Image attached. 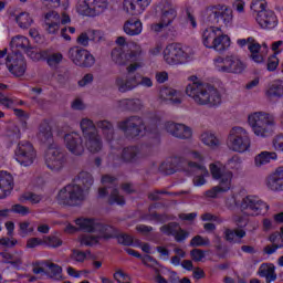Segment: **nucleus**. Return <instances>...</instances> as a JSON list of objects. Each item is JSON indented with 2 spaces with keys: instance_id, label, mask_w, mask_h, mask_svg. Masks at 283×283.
<instances>
[{
  "instance_id": "f257e3e1",
  "label": "nucleus",
  "mask_w": 283,
  "mask_h": 283,
  "mask_svg": "<svg viewBox=\"0 0 283 283\" xmlns=\"http://www.w3.org/2000/svg\"><path fill=\"white\" fill-rule=\"evenodd\" d=\"M116 45L118 48H115L111 53V59L113 63L116 65L123 66L129 65L126 67V72L128 74H134L136 70H140L143 67V48L138 45L137 43H132L128 46V52H125V45H127V40L125 36H118L115 41Z\"/></svg>"
},
{
  "instance_id": "f03ea898",
  "label": "nucleus",
  "mask_w": 283,
  "mask_h": 283,
  "mask_svg": "<svg viewBox=\"0 0 283 283\" xmlns=\"http://www.w3.org/2000/svg\"><path fill=\"white\" fill-rule=\"evenodd\" d=\"M92 185H94L92 175L85 171L81 172L72 185L59 191L56 197L59 205H78V202H83Z\"/></svg>"
},
{
  "instance_id": "7ed1b4c3",
  "label": "nucleus",
  "mask_w": 283,
  "mask_h": 283,
  "mask_svg": "<svg viewBox=\"0 0 283 283\" xmlns=\"http://www.w3.org/2000/svg\"><path fill=\"white\" fill-rule=\"evenodd\" d=\"M186 94L198 105H208V107H218L222 103V96L213 86L202 83L198 76L189 77V84L186 87Z\"/></svg>"
},
{
  "instance_id": "20e7f679",
  "label": "nucleus",
  "mask_w": 283,
  "mask_h": 283,
  "mask_svg": "<svg viewBox=\"0 0 283 283\" xmlns=\"http://www.w3.org/2000/svg\"><path fill=\"white\" fill-rule=\"evenodd\" d=\"M76 227L82 231L88 233H97L96 237L92 234H84L78 238V242L82 247H96L101 240H109V238H116V230L109 226H103L98 221L92 219L80 218L75 220Z\"/></svg>"
},
{
  "instance_id": "39448f33",
  "label": "nucleus",
  "mask_w": 283,
  "mask_h": 283,
  "mask_svg": "<svg viewBox=\"0 0 283 283\" xmlns=\"http://www.w3.org/2000/svg\"><path fill=\"white\" fill-rule=\"evenodd\" d=\"M226 207L231 211L241 209L248 216H264L270 209L266 202L253 195L244 197L240 202V195L238 193H233L226 199Z\"/></svg>"
},
{
  "instance_id": "423d86ee",
  "label": "nucleus",
  "mask_w": 283,
  "mask_h": 283,
  "mask_svg": "<svg viewBox=\"0 0 283 283\" xmlns=\"http://www.w3.org/2000/svg\"><path fill=\"white\" fill-rule=\"evenodd\" d=\"M247 124L256 138H270L275 134V117L270 113L252 112L248 114Z\"/></svg>"
},
{
  "instance_id": "0eeeda50",
  "label": "nucleus",
  "mask_w": 283,
  "mask_h": 283,
  "mask_svg": "<svg viewBox=\"0 0 283 283\" xmlns=\"http://www.w3.org/2000/svg\"><path fill=\"white\" fill-rule=\"evenodd\" d=\"M163 61L169 67H178L187 65L193 61V49L185 46L180 43H169L161 52Z\"/></svg>"
},
{
  "instance_id": "6e6552de",
  "label": "nucleus",
  "mask_w": 283,
  "mask_h": 283,
  "mask_svg": "<svg viewBox=\"0 0 283 283\" xmlns=\"http://www.w3.org/2000/svg\"><path fill=\"white\" fill-rule=\"evenodd\" d=\"M201 43L208 50L227 52L231 48V36L224 33L220 27H208L201 32Z\"/></svg>"
},
{
  "instance_id": "1a4fd4ad",
  "label": "nucleus",
  "mask_w": 283,
  "mask_h": 283,
  "mask_svg": "<svg viewBox=\"0 0 283 283\" xmlns=\"http://www.w3.org/2000/svg\"><path fill=\"white\" fill-rule=\"evenodd\" d=\"M210 174L214 180H219V185L206 192L207 198H220L222 193L231 191L233 172H224V165H222L220 161L211 164Z\"/></svg>"
},
{
  "instance_id": "9d476101",
  "label": "nucleus",
  "mask_w": 283,
  "mask_h": 283,
  "mask_svg": "<svg viewBox=\"0 0 283 283\" xmlns=\"http://www.w3.org/2000/svg\"><path fill=\"white\" fill-rule=\"evenodd\" d=\"M227 146L231 151L237 154H245L251 149V138H249V130L242 126H234L230 129Z\"/></svg>"
},
{
  "instance_id": "9b49d317",
  "label": "nucleus",
  "mask_w": 283,
  "mask_h": 283,
  "mask_svg": "<svg viewBox=\"0 0 283 283\" xmlns=\"http://www.w3.org/2000/svg\"><path fill=\"white\" fill-rule=\"evenodd\" d=\"M250 10L255 17V21L262 30H274L277 28V15L273 10H266V3L262 1H254L250 6Z\"/></svg>"
},
{
  "instance_id": "f8f14e48",
  "label": "nucleus",
  "mask_w": 283,
  "mask_h": 283,
  "mask_svg": "<svg viewBox=\"0 0 283 283\" xmlns=\"http://www.w3.org/2000/svg\"><path fill=\"white\" fill-rule=\"evenodd\" d=\"M9 48L11 52L9 54H27L32 61H42L43 53L39 52L35 48H32L30 39L24 35H15L11 39Z\"/></svg>"
},
{
  "instance_id": "ddd939ff",
  "label": "nucleus",
  "mask_w": 283,
  "mask_h": 283,
  "mask_svg": "<svg viewBox=\"0 0 283 283\" xmlns=\"http://www.w3.org/2000/svg\"><path fill=\"white\" fill-rule=\"evenodd\" d=\"M213 67L216 72L221 74H242L247 70V64L237 55L218 56L213 60Z\"/></svg>"
},
{
  "instance_id": "4468645a",
  "label": "nucleus",
  "mask_w": 283,
  "mask_h": 283,
  "mask_svg": "<svg viewBox=\"0 0 283 283\" xmlns=\"http://www.w3.org/2000/svg\"><path fill=\"white\" fill-rule=\"evenodd\" d=\"M190 159L195 160L188 165L190 171L195 174L193 185L195 187H202L207 182L205 178H209V170L205 166V156L198 151H192L190 153Z\"/></svg>"
},
{
  "instance_id": "2eb2a0df",
  "label": "nucleus",
  "mask_w": 283,
  "mask_h": 283,
  "mask_svg": "<svg viewBox=\"0 0 283 283\" xmlns=\"http://www.w3.org/2000/svg\"><path fill=\"white\" fill-rule=\"evenodd\" d=\"M81 129L83 132L85 147L91 151V154H96V151H101V140L98 139V135H96V127H94V123L90 119H83L81 122Z\"/></svg>"
},
{
  "instance_id": "dca6fc26",
  "label": "nucleus",
  "mask_w": 283,
  "mask_h": 283,
  "mask_svg": "<svg viewBox=\"0 0 283 283\" xmlns=\"http://www.w3.org/2000/svg\"><path fill=\"white\" fill-rule=\"evenodd\" d=\"M15 160L22 167H30L36 160V150L30 142H21L15 149Z\"/></svg>"
},
{
  "instance_id": "f3484780",
  "label": "nucleus",
  "mask_w": 283,
  "mask_h": 283,
  "mask_svg": "<svg viewBox=\"0 0 283 283\" xmlns=\"http://www.w3.org/2000/svg\"><path fill=\"white\" fill-rule=\"evenodd\" d=\"M67 23H72V19L67 15V13H62L61 17L59 12L50 11L44 18V25L49 34H56V32L61 30V24L67 25Z\"/></svg>"
},
{
  "instance_id": "a211bd4d",
  "label": "nucleus",
  "mask_w": 283,
  "mask_h": 283,
  "mask_svg": "<svg viewBox=\"0 0 283 283\" xmlns=\"http://www.w3.org/2000/svg\"><path fill=\"white\" fill-rule=\"evenodd\" d=\"M107 10V1H81L77 4V12L83 17H96Z\"/></svg>"
},
{
  "instance_id": "6ab92c4d",
  "label": "nucleus",
  "mask_w": 283,
  "mask_h": 283,
  "mask_svg": "<svg viewBox=\"0 0 283 283\" xmlns=\"http://www.w3.org/2000/svg\"><path fill=\"white\" fill-rule=\"evenodd\" d=\"M7 67L13 76H23L25 70H28L25 57H23V54L9 53L7 56Z\"/></svg>"
},
{
  "instance_id": "aec40b11",
  "label": "nucleus",
  "mask_w": 283,
  "mask_h": 283,
  "mask_svg": "<svg viewBox=\"0 0 283 283\" xmlns=\"http://www.w3.org/2000/svg\"><path fill=\"white\" fill-rule=\"evenodd\" d=\"M211 12L221 28H233V10L227 7H214Z\"/></svg>"
},
{
  "instance_id": "412c9836",
  "label": "nucleus",
  "mask_w": 283,
  "mask_h": 283,
  "mask_svg": "<svg viewBox=\"0 0 283 283\" xmlns=\"http://www.w3.org/2000/svg\"><path fill=\"white\" fill-rule=\"evenodd\" d=\"M45 165L51 171H59L63 167V154L56 147H49L44 155Z\"/></svg>"
},
{
  "instance_id": "4be33fe9",
  "label": "nucleus",
  "mask_w": 283,
  "mask_h": 283,
  "mask_svg": "<svg viewBox=\"0 0 283 283\" xmlns=\"http://www.w3.org/2000/svg\"><path fill=\"white\" fill-rule=\"evenodd\" d=\"M143 262L146 266H153L155 269V282L157 283H169L166 279L167 275H169V273L171 275H176V272H169L167 268L158 265V262H156V260H154V258H151L150 255H145L143 258Z\"/></svg>"
},
{
  "instance_id": "5701e85b",
  "label": "nucleus",
  "mask_w": 283,
  "mask_h": 283,
  "mask_svg": "<svg viewBox=\"0 0 283 283\" xmlns=\"http://www.w3.org/2000/svg\"><path fill=\"white\" fill-rule=\"evenodd\" d=\"M119 127L124 132H130L133 136H145L147 134V128L143 126L140 117H130L128 120L123 122Z\"/></svg>"
},
{
  "instance_id": "b1692460",
  "label": "nucleus",
  "mask_w": 283,
  "mask_h": 283,
  "mask_svg": "<svg viewBox=\"0 0 283 283\" xmlns=\"http://www.w3.org/2000/svg\"><path fill=\"white\" fill-rule=\"evenodd\" d=\"M165 130L167 134L175 136V138H191V128L185 124H176L174 122H168L165 124Z\"/></svg>"
},
{
  "instance_id": "393cba45",
  "label": "nucleus",
  "mask_w": 283,
  "mask_h": 283,
  "mask_svg": "<svg viewBox=\"0 0 283 283\" xmlns=\"http://www.w3.org/2000/svg\"><path fill=\"white\" fill-rule=\"evenodd\" d=\"M64 143L66 145V149H69L71 154H74L75 156H81V154H83V139H81L78 133H70L65 135Z\"/></svg>"
},
{
  "instance_id": "a878e982",
  "label": "nucleus",
  "mask_w": 283,
  "mask_h": 283,
  "mask_svg": "<svg viewBox=\"0 0 283 283\" xmlns=\"http://www.w3.org/2000/svg\"><path fill=\"white\" fill-rule=\"evenodd\" d=\"M266 187L272 191H282L283 189V166L275 168V170L269 175L265 181Z\"/></svg>"
},
{
  "instance_id": "bb28decb",
  "label": "nucleus",
  "mask_w": 283,
  "mask_h": 283,
  "mask_svg": "<svg viewBox=\"0 0 283 283\" xmlns=\"http://www.w3.org/2000/svg\"><path fill=\"white\" fill-rule=\"evenodd\" d=\"M14 189V178L8 171H0V199L8 198Z\"/></svg>"
},
{
  "instance_id": "cd10ccee",
  "label": "nucleus",
  "mask_w": 283,
  "mask_h": 283,
  "mask_svg": "<svg viewBox=\"0 0 283 283\" xmlns=\"http://www.w3.org/2000/svg\"><path fill=\"white\" fill-rule=\"evenodd\" d=\"M248 50L250 52V59L253 63H264V52H262V44L258 43L253 36H249Z\"/></svg>"
},
{
  "instance_id": "c85d7f7f",
  "label": "nucleus",
  "mask_w": 283,
  "mask_h": 283,
  "mask_svg": "<svg viewBox=\"0 0 283 283\" xmlns=\"http://www.w3.org/2000/svg\"><path fill=\"white\" fill-rule=\"evenodd\" d=\"M161 232H164L165 235H175L177 242H185V240L189 238V232L180 229L178 223H169L168 226L161 227Z\"/></svg>"
},
{
  "instance_id": "c756f323",
  "label": "nucleus",
  "mask_w": 283,
  "mask_h": 283,
  "mask_svg": "<svg viewBox=\"0 0 283 283\" xmlns=\"http://www.w3.org/2000/svg\"><path fill=\"white\" fill-rule=\"evenodd\" d=\"M159 98H161L164 103L180 105V103H182V93L174 88H161L159 92Z\"/></svg>"
},
{
  "instance_id": "7c9ffc66",
  "label": "nucleus",
  "mask_w": 283,
  "mask_h": 283,
  "mask_svg": "<svg viewBox=\"0 0 283 283\" xmlns=\"http://www.w3.org/2000/svg\"><path fill=\"white\" fill-rule=\"evenodd\" d=\"M149 6L148 2L143 1H125L123 2V10L126 14H130L132 17L136 14H143L145 9Z\"/></svg>"
},
{
  "instance_id": "2f4dec72",
  "label": "nucleus",
  "mask_w": 283,
  "mask_h": 283,
  "mask_svg": "<svg viewBox=\"0 0 283 283\" xmlns=\"http://www.w3.org/2000/svg\"><path fill=\"white\" fill-rule=\"evenodd\" d=\"M275 160H277V153L263 150L254 157V166L260 169L264 165H270V163Z\"/></svg>"
},
{
  "instance_id": "473e14b6",
  "label": "nucleus",
  "mask_w": 283,
  "mask_h": 283,
  "mask_svg": "<svg viewBox=\"0 0 283 283\" xmlns=\"http://www.w3.org/2000/svg\"><path fill=\"white\" fill-rule=\"evenodd\" d=\"M174 19H176V11L174 9L165 11L161 15V23L151 24L150 30L153 32H160V30H163V28H167V25H169Z\"/></svg>"
},
{
  "instance_id": "72a5a7b5",
  "label": "nucleus",
  "mask_w": 283,
  "mask_h": 283,
  "mask_svg": "<svg viewBox=\"0 0 283 283\" xmlns=\"http://www.w3.org/2000/svg\"><path fill=\"white\" fill-rule=\"evenodd\" d=\"M260 277H265L268 283L275 282L277 275L275 274V265L273 263H264L259 269Z\"/></svg>"
},
{
  "instance_id": "f704fd0d",
  "label": "nucleus",
  "mask_w": 283,
  "mask_h": 283,
  "mask_svg": "<svg viewBox=\"0 0 283 283\" xmlns=\"http://www.w3.org/2000/svg\"><path fill=\"white\" fill-rule=\"evenodd\" d=\"M200 140L206 147H210V149L220 147V139H218V136L212 130H205L200 136Z\"/></svg>"
},
{
  "instance_id": "c9c22d12",
  "label": "nucleus",
  "mask_w": 283,
  "mask_h": 283,
  "mask_svg": "<svg viewBox=\"0 0 283 283\" xmlns=\"http://www.w3.org/2000/svg\"><path fill=\"white\" fill-rule=\"evenodd\" d=\"M269 98H282L283 96V81L276 80L268 85L265 91Z\"/></svg>"
},
{
  "instance_id": "e433bc0d",
  "label": "nucleus",
  "mask_w": 283,
  "mask_h": 283,
  "mask_svg": "<svg viewBox=\"0 0 283 283\" xmlns=\"http://www.w3.org/2000/svg\"><path fill=\"white\" fill-rule=\"evenodd\" d=\"M116 85L119 92H129L132 90H135V87H138L139 84L138 78H136V76H132L126 80L117 78Z\"/></svg>"
},
{
  "instance_id": "4c0bfd02",
  "label": "nucleus",
  "mask_w": 283,
  "mask_h": 283,
  "mask_svg": "<svg viewBox=\"0 0 283 283\" xmlns=\"http://www.w3.org/2000/svg\"><path fill=\"white\" fill-rule=\"evenodd\" d=\"M67 56L74 65L81 67V64L83 63V60H81V57L87 56V53H85V49L73 46L69 50Z\"/></svg>"
},
{
  "instance_id": "58836bf2",
  "label": "nucleus",
  "mask_w": 283,
  "mask_h": 283,
  "mask_svg": "<svg viewBox=\"0 0 283 283\" xmlns=\"http://www.w3.org/2000/svg\"><path fill=\"white\" fill-rule=\"evenodd\" d=\"M124 32L128 34V36H138L143 32V22L136 21H127L124 24Z\"/></svg>"
},
{
  "instance_id": "ea45409f",
  "label": "nucleus",
  "mask_w": 283,
  "mask_h": 283,
  "mask_svg": "<svg viewBox=\"0 0 283 283\" xmlns=\"http://www.w3.org/2000/svg\"><path fill=\"white\" fill-rule=\"evenodd\" d=\"M15 23L21 28V30H28L34 23V19L28 12H21L15 15Z\"/></svg>"
},
{
  "instance_id": "a19ab883",
  "label": "nucleus",
  "mask_w": 283,
  "mask_h": 283,
  "mask_svg": "<svg viewBox=\"0 0 283 283\" xmlns=\"http://www.w3.org/2000/svg\"><path fill=\"white\" fill-rule=\"evenodd\" d=\"M226 240L228 242H240L241 238L247 235V231L239 229V230H226L224 231Z\"/></svg>"
},
{
  "instance_id": "79ce46f5",
  "label": "nucleus",
  "mask_w": 283,
  "mask_h": 283,
  "mask_svg": "<svg viewBox=\"0 0 283 283\" xmlns=\"http://www.w3.org/2000/svg\"><path fill=\"white\" fill-rule=\"evenodd\" d=\"M21 213V216H28L30 210L21 205H14L11 209L0 210V217L6 218L8 213Z\"/></svg>"
},
{
  "instance_id": "37998d69",
  "label": "nucleus",
  "mask_w": 283,
  "mask_h": 283,
  "mask_svg": "<svg viewBox=\"0 0 283 283\" xmlns=\"http://www.w3.org/2000/svg\"><path fill=\"white\" fill-rule=\"evenodd\" d=\"M19 235H21V238H25L28 235H30V233L34 232V223L30 222V221H22L19 223Z\"/></svg>"
},
{
  "instance_id": "c03bdc74",
  "label": "nucleus",
  "mask_w": 283,
  "mask_h": 283,
  "mask_svg": "<svg viewBox=\"0 0 283 283\" xmlns=\"http://www.w3.org/2000/svg\"><path fill=\"white\" fill-rule=\"evenodd\" d=\"M84 53L86 54V56L81 57L82 63L80 64V67H92V65L96 63V59L90 51L85 49H84Z\"/></svg>"
},
{
  "instance_id": "a18cd8bd",
  "label": "nucleus",
  "mask_w": 283,
  "mask_h": 283,
  "mask_svg": "<svg viewBox=\"0 0 283 283\" xmlns=\"http://www.w3.org/2000/svg\"><path fill=\"white\" fill-rule=\"evenodd\" d=\"M44 244L51 249H56L63 244V241L56 235L44 237Z\"/></svg>"
},
{
  "instance_id": "49530a36",
  "label": "nucleus",
  "mask_w": 283,
  "mask_h": 283,
  "mask_svg": "<svg viewBox=\"0 0 283 283\" xmlns=\"http://www.w3.org/2000/svg\"><path fill=\"white\" fill-rule=\"evenodd\" d=\"M63 62V54L61 53H52L48 56L46 63L50 65V67H56L60 63Z\"/></svg>"
},
{
  "instance_id": "de8ad7c7",
  "label": "nucleus",
  "mask_w": 283,
  "mask_h": 283,
  "mask_svg": "<svg viewBox=\"0 0 283 283\" xmlns=\"http://www.w3.org/2000/svg\"><path fill=\"white\" fill-rule=\"evenodd\" d=\"M272 147L275 151L283 154V134H279L273 137Z\"/></svg>"
},
{
  "instance_id": "09e8293b",
  "label": "nucleus",
  "mask_w": 283,
  "mask_h": 283,
  "mask_svg": "<svg viewBox=\"0 0 283 283\" xmlns=\"http://www.w3.org/2000/svg\"><path fill=\"white\" fill-rule=\"evenodd\" d=\"M190 247H209V239L201 235L193 237L190 241Z\"/></svg>"
},
{
  "instance_id": "8fccbe9b",
  "label": "nucleus",
  "mask_w": 283,
  "mask_h": 283,
  "mask_svg": "<svg viewBox=\"0 0 283 283\" xmlns=\"http://www.w3.org/2000/svg\"><path fill=\"white\" fill-rule=\"evenodd\" d=\"M0 106L4 109H12V107H14V99L0 94Z\"/></svg>"
},
{
  "instance_id": "3c124183",
  "label": "nucleus",
  "mask_w": 283,
  "mask_h": 283,
  "mask_svg": "<svg viewBox=\"0 0 283 283\" xmlns=\"http://www.w3.org/2000/svg\"><path fill=\"white\" fill-rule=\"evenodd\" d=\"M190 258L193 260V262H205L207 254L202 250L195 249L190 252Z\"/></svg>"
},
{
  "instance_id": "603ef678",
  "label": "nucleus",
  "mask_w": 283,
  "mask_h": 283,
  "mask_svg": "<svg viewBox=\"0 0 283 283\" xmlns=\"http://www.w3.org/2000/svg\"><path fill=\"white\" fill-rule=\"evenodd\" d=\"M269 240L272 244H283V227L281 228V232L272 233Z\"/></svg>"
},
{
  "instance_id": "864d4df0",
  "label": "nucleus",
  "mask_w": 283,
  "mask_h": 283,
  "mask_svg": "<svg viewBox=\"0 0 283 283\" xmlns=\"http://www.w3.org/2000/svg\"><path fill=\"white\" fill-rule=\"evenodd\" d=\"M39 138H41L42 140H48L52 138V130L50 129V126L44 125L40 127Z\"/></svg>"
},
{
  "instance_id": "5fc2aeb1",
  "label": "nucleus",
  "mask_w": 283,
  "mask_h": 283,
  "mask_svg": "<svg viewBox=\"0 0 283 283\" xmlns=\"http://www.w3.org/2000/svg\"><path fill=\"white\" fill-rule=\"evenodd\" d=\"M277 65H280V60L277 59V55L273 54L268 60L269 72H274V70H277Z\"/></svg>"
},
{
  "instance_id": "6e6d98bb",
  "label": "nucleus",
  "mask_w": 283,
  "mask_h": 283,
  "mask_svg": "<svg viewBox=\"0 0 283 283\" xmlns=\"http://www.w3.org/2000/svg\"><path fill=\"white\" fill-rule=\"evenodd\" d=\"M114 280H116V282L118 283H127L129 282V275H127V273H124L123 270H117L114 273Z\"/></svg>"
},
{
  "instance_id": "4d7b16f0",
  "label": "nucleus",
  "mask_w": 283,
  "mask_h": 283,
  "mask_svg": "<svg viewBox=\"0 0 283 283\" xmlns=\"http://www.w3.org/2000/svg\"><path fill=\"white\" fill-rule=\"evenodd\" d=\"M241 165H242V159L238 155L233 156L228 160V167L230 169H240Z\"/></svg>"
},
{
  "instance_id": "13d9d810",
  "label": "nucleus",
  "mask_w": 283,
  "mask_h": 283,
  "mask_svg": "<svg viewBox=\"0 0 283 283\" xmlns=\"http://www.w3.org/2000/svg\"><path fill=\"white\" fill-rule=\"evenodd\" d=\"M111 205H125V199L118 195V190L116 189L111 195Z\"/></svg>"
},
{
  "instance_id": "bf43d9fd",
  "label": "nucleus",
  "mask_w": 283,
  "mask_h": 283,
  "mask_svg": "<svg viewBox=\"0 0 283 283\" xmlns=\"http://www.w3.org/2000/svg\"><path fill=\"white\" fill-rule=\"evenodd\" d=\"M41 244H44V239L31 238L27 241V249H36Z\"/></svg>"
},
{
  "instance_id": "052dcab7",
  "label": "nucleus",
  "mask_w": 283,
  "mask_h": 283,
  "mask_svg": "<svg viewBox=\"0 0 283 283\" xmlns=\"http://www.w3.org/2000/svg\"><path fill=\"white\" fill-rule=\"evenodd\" d=\"M85 252L74 250L71 254V262H85Z\"/></svg>"
},
{
  "instance_id": "680f3d73",
  "label": "nucleus",
  "mask_w": 283,
  "mask_h": 283,
  "mask_svg": "<svg viewBox=\"0 0 283 283\" xmlns=\"http://www.w3.org/2000/svg\"><path fill=\"white\" fill-rule=\"evenodd\" d=\"M94 82V75H92L91 73L84 75L80 81H78V85L80 87H85L87 85H92V83Z\"/></svg>"
},
{
  "instance_id": "e2e57ef3",
  "label": "nucleus",
  "mask_w": 283,
  "mask_h": 283,
  "mask_svg": "<svg viewBox=\"0 0 283 283\" xmlns=\"http://www.w3.org/2000/svg\"><path fill=\"white\" fill-rule=\"evenodd\" d=\"M66 273L70 275V277H74L75 280H78L85 275V271H76V269L71 266L66 269Z\"/></svg>"
},
{
  "instance_id": "0e129e2a",
  "label": "nucleus",
  "mask_w": 283,
  "mask_h": 283,
  "mask_svg": "<svg viewBox=\"0 0 283 283\" xmlns=\"http://www.w3.org/2000/svg\"><path fill=\"white\" fill-rule=\"evenodd\" d=\"M283 248V243H272L271 245H266L264 248V253H266V255H273V253H275L277 251V249H282Z\"/></svg>"
},
{
  "instance_id": "69168bd1",
  "label": "nucleus",
  "mask_w": 283,
  "mask_h": 283,
  "mask_svg": "<svg viewBox=\"0 0 283 283\" xmlns=\"http://www.w3.org/2000/svg\"><path fill=\"white\" fill-rule=\"evenodd\" d=\"M48 269L50 271V273H52L53 275H57V277H61V273H63V269L54 263H49Z\"/></svg>"
},
{
  "instance_id": "338daca9",
  "label": "nucleus",
  "mask_w": 283,
  "mask_h": 283,
  "mask_svg": "<svg viewBox=\"0 0 283 283\" xmlns=\"http://www.w3.org/2000/svg\"><path fill=\"white\" fill-rule=\"evenodd\" d=\"M117 240L119 244H125L126 247H128L129 244H132V242H134L132 237L127 234H120L119 237H117Z\"/></svg>"
},
{
  "instance_id": "774afa93",
  "label": "nucleus",
  "mask_w": 283,
  "mask_h": 283,
  "mask_svg": "<svg viewBox=\"0 0 283 283\" xmlns=\"http://www.w3.org/2000/svg\"><path fill=\"white\" fill-rule=\"evenodd\" d=\"M283 50V41L279 40L272 44V52H274L275 56L280 54Z\"/></svg>"
}]
</instances>
